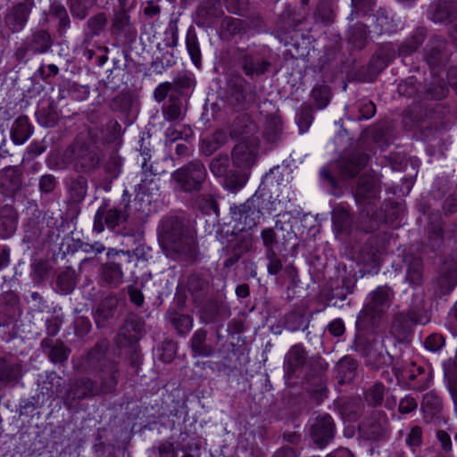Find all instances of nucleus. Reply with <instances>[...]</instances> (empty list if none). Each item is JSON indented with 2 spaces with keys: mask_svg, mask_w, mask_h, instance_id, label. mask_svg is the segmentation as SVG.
Masks as SVG:
<instances>
[{
  "mask_svg": "<svg viewBox=\"0 0 457 457\" xmlns=\"http://www.w3.org/2000/svg\"><path fill=\"white\" fill-rule=\"evenodd\" d=\"M378 189L373 178H361L357 187L355 197L358 202H364L368 198L377 196Z\"/></svg>",
  "mask_w": 457,
  "mask_h": 457,
  "instance_id": "13",
  "label": "nucleus"
},
{
  "mask_svg": "<svg viewBox=\"0 0 457 457\" xmlns=\"http://www.w3.org/2000/svg\"><path fill=\"white\" fill-rule=\"evenodd\" d=\"M56 187V179L54 175H44L39 179V190L41 194H50Z\"/></svg>",
  "mask_w": 457,
  "mask_h": 457,
  "instance_id": "22",
  "label": "nucleus"
},
{
  "mask_svg": "<svg viewBox=\"0 0 457 457\" xmlns=\"http://www.w3.org/2000/svg\"><path fill=\"white\" fill-rule=\"evenodd\" d=\"M262 237L265 245H270L273 241V232L271 230L263 231Z\"/></svg>",
  "mask_w": 457,
  "mask_h": 457,
  "instance_id": "45",
  "label": "nucleus"
},
{
  "mask_svg": "<svg viewBox=\"0 0 457 457\" xmlns=\"http://www.w3.org/2000/svg\"><path fill=\"white\" fill-rule=\"evenodd\" d=\"M236 293L239 297H246L249 294V288L246 285H240L237 287Z\"/></svg>",
  "mask_w": 457,
  "mask_h": 457,
  "instance_id": "42",
  "label": "nucleus"
},
{
  "mask_svg": "<svg viewBox=\"0 0 457 457\" xmlns=\"http://www.w3.org/2000/svg\"><path fill=\"white\" fill-rule=\"evenodd\" d=\"M37 121L46 128H54L57 124V111L54 97L45 95L38 104L36 112Z\"/></svg>",
  "mask_w": 457,
  "mask_h": 457,
  "instance_id": "6",
  "label": "nucleus"
},
{
  "mask_svg": "<svg viewBox=\"0 0 457 457\" xmlns=\"http://www.w3.org/2000/svg\"><path fill=\"white\" fill-rule=\"evenodd\" d=\"M257 148L258 139L256 137H244L233 150L234 164L238 167H247L252 164L255 159Z\"/></svg>",
  "mask_w": 457,
  "mask_h": 457,
  "instance_id": "4",
  "label": "nucleus"
},
{
  "mask_svg": "<svg viewBox=\"0 0 457 457\" xmlns=\"http://www.w3.org/2000/svg\"><path fill=\"white\" fill-rule=\"evenodd\" d=\"M34 6L35 0H22L9 7L4 18L5 28L12 33L21 31L25 28Z\"/></svg>",
  "mask_w": 457,
  "mask_h": 457,
  "instance_id": "1",
  "label": "nucleus"
},
{
  "mask_svg": "<svg viewBox=\"0 0 457 457\" xmlns=\"http://www.w3.org/2000/svg\"><path fill=\"white\" fill-rule=\"evenodd\" d=\"M33 127L27 116H19L11 128V137L15 145H22L32 135Z\"/></svg>",
  "mask_w": 457,
  "mask_h": 457,
  "instance_id": "9",
  "label": "nucleus"
},
{
  "mask_svg": "<svg viewBox=\"0 0 457 457\" xmlns=\"http://www.w3.org/2000/svg\"><path fill=\"white\" fill-rule=\"evenodd\" d=\"M345 361H346V360H342V361H340V366H342V365H343V363H344Z\"/></svg>",
  "mask_w": 457,
  "mask_h": 457,
  "instance_id": "60",
  "label": "nucleus"
},
{
  "mask_svg": "<svg viewBox=\"0 0 457 457\" xmlns=\"http://www.w3.org/2000/svg\"><path fill=\"white\" fill-rule=\"evenodd\" d=\"M228 164V159L227 157H220L211 162L210 168L213 175L220 178L227 171Z\"/></svg>",
  "mask_w": 457,
  "mask_h": 457,
  "instance_id": "23",
  "label": "nucleus"
},
{
  "mask_svg": "<svg viewBox=\"0 0 457 457\" xmlns=\"http://www.w3.org/2000/svg\"><path fill=\"white\" fill-rule=\"evenodd\" d=\"M47 136L44 137L42 143L33 142L28 148V154L31 158H35L46 151L47 146Z\"/></svg>",
  "mask_w": 457,
  "mask_h": 457,
  "instance_id": "27",
  "label": "nucleus"
},
{
  "mask_svg": "<svg viewBox=\"0 0 457 457\" xmlns=\"http://www.w3.org/2000/svg\"><path fill=\"white\" fill-rule=\"evenodd\" d=\"M58 351H59V356L61 355V347L59 346L58 348Z\"/></svg>",
  "mask_w": 457,
  "mask_h": 457,
  "instance_id": "61",
  "label": "nucleus"
},
{
  "mask_svg": "<svg viewBox=\"0 0 457 457\" xmlns=\"http://www.w3.org/2000/svg\"><path fill=\"white\" fill-rule=\"evenodd\" d=\"M155 97L158 101H162V99H164L165 97V95H166V87L164 86H162L160 85L156 89H155Z\"/></svg>",
  "mask_w": 457,
  "mask_h": 457,
  "instance_id": "43",
  "label": "nucleus"
},
{
  "mask_svg": "<svg viewBox=\"0 0 457 457\" xmlns=\"http://www.w3.org/2000/svg\"><path fill=\"white\" fill-rule=\"evenodd\" d=\"M186 45L187 52L190 55V58L193 63L196 67H200L201 65V51L198 39L194 33H187L186 37Z\"/></svg>",
  "mask_w": 457,
  "mask_h": 457,
  "instance_id": "14",
  "label": "nucleus"
},
{
  "mask_svg": "<svg viewBox=\"0 0 457 457\" xmlns=\"http://www.w3.org/2000/svg\"><path fill=\"white\" fill-rule=\"evenodd\" d=\"M455 440L457 441V434H456V436H455Z\"/></svg>",
  "mask_w": 457,
  "mask_h": 457,
  "instance_id": "62",
  "label": "nucleus"
},
{
  "mask_svg": "<svg viewBox=\"0 0 457 457\" xmlns=\"http://www.w3.org/2000/svg\"><path fill=\"white\" fill-rule=\"evenodd\" d=\"M245 72L247 74H253L254 72H259V70L255 69H249L247 66H245Z\"/></svg>",
  "mask_w": 457,
  "mask_h": 457,
  "instance_id": "51",
  "label": "nucleus"
},
{
  "mask_svg": "<svg viewBox=\"0 0 457 457\" xmlns=\"http://www.w3.org/2000/svg\"><path fill=\"white\" fill-rule=\"evenodd\" d=\"M390 299V290L386 287H378L371 295L370 309L373 312H378L379 307L386 305Z\"/></svg>",
  "mask_w": 457,
  "mask_h": 457,
  "instance_id": "15",
  "label": "nucleus"
},
{
  "mask_svg": "<svg viewBox=\"0 0 457 457\" xmlns=\"http://www.w3.org/2000/svg\"><path fill=\"white\" fill-rule=\"evenodd\" d=\"M104 276L110 283L119 284L122 280L123 273L118 264L111 263L104 268Z\"/></svg>",
  "mask_w": 457,
  "mask_h": 457,
  "instance_id": "20",
  "label": "nucleus"
},
{
  "mask_svg": "<svg viewBox=\"0 0 457 457\" xmlns=\"http://www.w3.org/2000/svg\"><path fill=\"white\" fill-rule=\"evenodd\" d=\"M381 400V395H380V392L378 393V397L376 399L377 402L380 401Z\"/></svg>",
  "mask_w": 457,
  "mask_h": 457,
  "instance_id": "55",
  "label": "nucleus"
},
{
  "mask_svg": "<svg viewBox=\"0 0 457 457\" xmlns=\"http://www.w3.org/2000/svg\"><path fill=\"white\" fill-rule=\"evenodd\" d=\"M437 438L441 442L442 446L445 451H448L451 449V445H452L451 438L447 433H445L444 431H439L437 433Z\"/></svg>",
  "mask_w": 457,
  "mask_h": 457,
  "instance_id": "38",
  "label": "nucleus"
},
{
  "mask_svg": "<svg viewBox=\"0 0 457 457\" xmlns=\"http://www.w3.org/2000/svg\"><path fill=\"white\" fill-rule=\"evenodd\" d=\"M39 407V395L21 399L19 403V413L21 416H32Z\"/></svg>",
  "mask_w": 457,
  "mask_h": 457,
  "instance_id": "16",
  "label": "nucleus"
},
{
  "mask_svg": "<svg viewBox=\"0 0 457 457\" xmlns=\"http://www.w3.org/2000/svg\"><path fill=\"white\" fill-rule=\"evenodd\" d=\"M10 254L11 249L7 245H0V270L9 266Z\"/></svg>",
  "mask_w": 457,
  "mask_h": 457,
  "instance_id": "34",
  "label": "nucleus"
},
{
  "mask_svg": "<svg viewBox=\"0 0 457 457\" xmlns=\"http://www.w3.org/2000/svg\"><path fill=\"white\" fill-rule=\"evenodd\" d=\"M199 337H200L199 333L195 334V337H194V340H196V338H198Z\"/></svg>",
  "mask_w": 457,
  "mask_h": 457,
  "instance_id": "56",
  "label": "nucleus"
},
{
  "mask_svg": "<svg viewBox=\"0 0 457 457\" xmlns=\"http://www.w3.org/2000/svg\"><path fill=\"white\" fill-rule=\"evenodd\" d=\"M205 177V169L201 163H194L183 168L176 174L177 179L186 190L196 187Z\"/></svg>",
  "mask_w": 457,
  "mask_h": 457,
  "instance_id": "7",
  "label": "nucleus"
},
{
  "mask_svg": "<svg viewBox=\"0 0 457 457\" xmlns=\"http://www.w3.org/2000/svg\"><path fill=\"white\" fill-rule=\"evenodd\" d=\"M48 69L50 70L51 73L54 76L57 74V66L54 64H51L48 66Z\"/></svg>",
  "mask_w": 457,
  "mask_h": 457,
  "instance_id": "49",
  "label": "nucleus"
},
{
  "mask_svg": "<svg viewBox=\"0 0 457 457\" xmlns=\"http://www.w3.org/2000/svg\"><path fill=\"white\" fill-rule=\"evenodd\" d=\"M129 23V16L126 12H119L113 21V26L117 30H124Z\"/></svg>",
  "mask_w": 457,
  "mask_h": 457,
  "instance_id": "30",
  "label": "nucleus"
},
{
  "mask_svg": "<svg viewBox=\"0 0 457 457\" xmlns=\"http://www.w3.org/2000/svg\"><path fill=\"white\" fill-rule=\"evenodd\" d=\"M3 302L9 305L10 306V309L8 310V313L7 315L9 317H12L14 315V308L18 305L19 303V297L17 295H15L14 293L12 292H8V293H5L4 295H3V298H2Z\"/></svg>",
  "mask_w": 457,
  "mask_h": 457,
  "instance_id": "26",
  "label": "nucleus"
},
{
  "mask_svg": "<svg viewBox=\"0 0 457 457\" xmlns=\"http://www.w3.org/2000/svg\"><path fill=\"white\" fill-rule=\"evenodd\" d=\"M30 51V47H29V43L28 41L25 43V45L20 46L16 52H15V57L17 58L18 61H23L26 59L27 57V53Z\"/></svg>",
  "mask_w": 457,
  "mask_h": 457,
  "instance_id": "40",
  "label": "nucleus"
},
{
  "mask_svg": "<svg viewBox=\"0 0 457 457\" xmlns=\"http://www.w3.org/2000/svg\"><path fill=\"white\" fill-rule=\"evenodd\" d=\"M425 347L430 352H436L443 346V338L437 335H432L425 340Z\"/></svg>",
  "mask_w": 457,
  "mask_h": 457,
  "instance_id": "29",
  "label": "nucleus"
},
{
  "mask_svg": "<svg viewBox=\"0 0 457 457\" xmlns=\"http://www.w3.org/2000/svg\"><path fill=\"white\" fill-rule=\"evenodd\" d=\"M27 41L32 53H45L53 44L50 34L45 29L37 30Z\"/></svg>",
  "mask_w": 457,
  "mask_h": 457,
  "instance_id": "12",
  "label": "nucleus"
},
{
  "mask_svg": "<svg viewBox=\"0 0 457 457\" xmlns=\"http://www.w3.org/2000/svg\"><path fill=\"white\" fill-rule=\"evenodd\" d=\"M105 222L108 227L115 228L126 220V214L121 207H113L105 213Z\"/></svg>",
  "mask_w": 457,
  "mask_h": 457,
  "instance_id": "19",
  "label": "nucleus"
},
{
  "mask_svg": "<svg viewBox=\"0 0 457 457\" xmlns=\"http://www.w3.org/2000/svg\"><path fill=\"white\" fill-rule=\"evenodd\" d=\"M183 321L185 322L186 324V328L187 330H189L191 329L192 328V320L190 317L187 316V317H183Z\"/></svg>",
  "mask_w": 457,
  "mask_h": 457,
  "instance_id": "47",
  "label": "nucleus"
},
{
  "mask_svg": "<svg viewBox=\"0 0 457 457\" xmlns=\"http://www.w3.org/2000/svg\"><path fill=\"white\" fill-rule=\"evenodd\" d=\"M43 223H45L46 227L42 228V233L47 237L48 243L50 244V241L55 236V231L57 230V219L54 217V212L50 210L45 211Z\"/></svg>",
  "mask_w": 457,
  "mask_h": 457,
  "instance_id": "18",
  "label": "nucleus"
},
{
  "mask_svg": "<svg viewBox=\"0 0 457 457\" xmlns=\"http://www.w3.org/2000/svg\"><path fill=\"white\" fill-rule=\"evenodd\" d=\"M321 175H322V176H324V177H326V178H328V179H329L328 174H327V172H326L325 170H322V171H321Z\"/></svg>",
  "mask_w": 457,
  "mask_h": 457,
  "instance_id": "53",
  "label": "nucleus"
},
{
  "mask_svg": "<svg viewBox=\"0 0 457 457\" xmlns=\"http://www.w3.org/2000/svg\"><path fill=\"white\" fill-rule=\"evenodd\" d=\"M78 16H79V17H84V16H85V12L78 13Z\"/></svg>",
  "mask_w": 457,
  "mask_h": 457,
  "instance_id": "57",
  "label": "nucleus"
},
{
  "mask_svg": "<svg viewBox=\"0 0 457 457\" xmlns=\"http://www.w3.org/2000/svg\"><path fill=\"white\" fill-rule=\"evenodd\" d=\"M421 438V429L419 427L412 428L406 441L411 447L417 446Z\"/></svg>",
  "mask_w": 457,
  "mask_h": 457,
  "instance_id": "33",
  "label": "nucleus"
},
{
  "mask_svg": "<svg viewBox=\"0 0 457 457\" xmlns=\"http://www.w3.org/2000/svg\"><path fill=\"white\" fill-rule=\"evenodd\" d=\"M417 406L415 400L412 397H404L401 400L399 404V411L402 413H409L413 411Z\"/></svg>",
  "mask_w": 457,
  "mask_h": 457,
  "instance_id": "32",
  "label": "nucleus"
},
{
  "mask_svg": "<svg viewBox=\"0 0 457 457\" xmlns=\"http://www.w3.org/2000/svg\"><path fill=\"white\" fill-rule=\"evenodd\" d=\"M40 233V229L39 228H35L32 232V235L31 236H29V239H32V238H35L37 237Z\"/></svg>",
  "mask_w": 457,
  "mask_h": 457,
  "instance_id": "50",
  "label": "nucleus"
},
{
  "mask_svg": "<svg viewBox=\"0 0 457 457\" xmlns=\"http://www.w3.org/2000/svg\"><path fill=\"white\" fill-rule=\"evenodd\" d=\"M118 255L121 254V255H125V253L124 252H120V253H117Z\"/></svg>",
  "mask_w": 457,
  "mask_h": 457,
  "instance_id": "58",
  "label": "nucleus"
},
{
  "mask_svg": "<svg viewBox=\"0 0 457 457\" xmlns=\"http://www.w3.org/2000/svg\"><path fill=\"white\" fill-rule=\"evenodd\" d=\"M58 15H59V27L62 26V25L63 26L66 25L67 21H68V16H67L66 11L64 9L59 8Z\"/></svg>",
  "mask_w": 457,
  "mask_h": 457,
  "instance_id": "44",
  "label": "nucleus"
},
{
  "mask_svg": "<svg viewBox=\"0 0 457 457\" xmlns=\"http://www.w3.org/2000/svg\"><path fill=\"white\" fill-rule=\"evenodd\" d=\"M407 278L412 284H419L421 281V268L419 263L408 269Z\"/></svg>",
  "mask_w": 457,
  "mask_h": 457,
  "instance_id": "31",
  "label": "nucleus"
},
{
  "mask_svg": "<svg viewBox=\"0 0 457 457\" xmlns=\"http://www.w3.org/2000/svg\"><path fill=\"white\" fill-rule=\"evenodd\" d=\"M49 12L52 17L57 18V6H55L54 4H51Z\"/></svg>",
  "mask_w": 457,
  "mask_h": 457,
  "instance_id": "48",
  "label": "nucleus"
},
{
  "mask_svg": "<svg viewBox=\"0 0 457 457\" xmlns=\"http://www.w3.org/2000/svg\"><path fill=\"white\" fill-rule=\"evenodd\" d=\"M55 252H47L46 259L35 260L31 265L30 277L36 285L44 284L52 274H54Z\"/></svg>",
  "mask_w": 457,
  "mask_h": 457,
  "instance_id": "5",
  "label": "nucleus"
},
{
  "mask_svg": "<svg viewBox=\"0 0 457 457\" xmlns=\"http://www.w3.org/2000/svg\"><path fill=\"white\" fill-rule=\"evenodd\" d=\"M367 163V158L365 156H359L353 158L342 168V176L344 178L353 177L359 172V170L364 167Z\"/></svg>",
  "mask_w": 457,
  "mask_h": 457,
  "instance_id": "17",
  "label": "nucleus"
},
{
  "mask_svg": "<svg viewBox=\"0 0 457 457\" xmlns=\"http://www.w3.org/2000/svg\"><path fill=\"white\" fill-rule=\"evenodd\" d=\"M23 186V174L19 166L6 165L0 170V192L12 197Z\"/></svg>",
  "mask_w": 457,
  "mask_h": 457,
  "instance_id": "3",
  "label": "nucleus"
},
{
  "mask_svg": "<svg viewBox=\"0 0 457 457\" xmlns=\"http://www.w3.org/2000/svg\"><path fill=\"white\" fill-rule=\"evenodd\" d=\"M298 350H300V349H299V348H297V347L293 348V349H291V351H290L289 354L291 355V354H293V353H294V352H296V351H298Z\"/></svg>",
  "mask_w": 457,
  "mask_h": 457,
  "instance_id": "54",
  "label": "nucleus"
},
{
  "mask_svg": "<svg viewBox=\"0 0 457 457\" xmlns=\"http://www.w3.org/2000/svg\"><path fill=\"white\" fill-rule=\"evenodd\" d=\"M446 5L436 4L431 6V20L435 22H442L449 17V12L445 10Z\"/></svg>",
  "mask_w": 457,
  "mask_h": 457,
  "instance_id": "24",
  "label": "nucleus"
},
{
  "mask_svg": "<svg viewBox=\"0 0 457 457\" xmlns=\"http://www.w3.org/2000/svg\"><path fill=\"white\" fill-rule=\"evenodd\" d=\"M18 214L9 204L0 206V238H9L16 231Z\"/></svg>",
  "mask_w": 457,
  "mask_h": 457,
  "instance_id": "8",
  "label": "nucleus"
},
{
  "mask_svg": "<svg viewBox=\"0 0 457 457\" xmlns=\"http://www.w3.org/2000/svg\"><path fill=\"white\" fill-rule=\"evenodd\" d=\"M316 427L312 432V438L318 445L322 446L333 437V420L329 415H323L318 420Z\"/></svg>",
  "mask_w": 457,
  "mask_h": 457,
  "instance_id": "10",
  "label": "nucleus"
},
{
  "mask_svg": "<svg viewBox=\"0 0 457 457\" xmlns=\"http://www.w3.org/2000/svg\"><path fill=\"white\" fill-rule=\"evenodd\" d=\"M328 330L332 335L336 337L343 335L345 332L344 322L341 320H334L329 323Z\"/></svg>",
  "mask_w": 457,
  "mask_h": 457,
  "instance_id": "35",
  "label": "nucleus"
},
{
  "mask_svg": "<svg viewBox=\"0 0 457 457\" xmlns=\"http://www.w3.org/2000/svg\"><path fill=\"white\" fill-rule=\"evenodd\" d=\"M127 0H120L121 4H124Z\"/></svg>",
  "mask_w": 457,
  "mask_h": 457,
  "instance_id": "59",
  "label": "nucleus"
},
{
  "mask_svg": "<svg viewBox=\"0 0 457 457\" xmlns=\"http://www.w3.org/2000/svg\"><path fill=\"white\" fill-rule=\"evenodd\" d=\"M185 457H189V456H185Z\"/></svg>",
  "mask_w": 457,
  "mask_h": 457,
  "instance_id": "63",
  "label": "nucleus"
},
{
  "mask_svg": "<svg viewBox=\"0 0 457 457\" xmlns=\"http://www.w3.org/2000/svg\"><path fill=\"white\" fill-rule=\"evenodd\" d=\"M46 163L49 168L54 169L57 167V154L52 151L46 159Z\"/></svg>",
  "mask_w": 457,
  "mask_h": 457,
  "instance_id": "41",
  "label": "nucleus"
},
{
  "mask_svg": "<svg viewBox=\"0 0 457 457\" xmlns=\"http://www.w3.org/2000/svg\"><path fill=\"white\" fill-rule=\"evenodd\" d=\"M31 296H32L33 299L36 300V299L39 298V294L35 292V293H32Z\"/></svg>",
  "mask_w": 457,
  "mask_h": 457,
  "instance_id": "52",
  "label": "nucleus"
},
{
  "mask_svg": "<svg viewBox=\"0 0 457 457\" xmlns=\"http://www.w3.org/2000/svg\"><path fill=\"white\" fill-rule=\"evenodd\" d=\"M161 457H177L176 451L170 443H164L159 447Z\"/></svg>",
  "mask_w": 457,
  "mask_h": 457,
  "instance_id": "36",
  "label": "nucleus"
},
{
  "mask_svg": "<svg viewBox=\"0 0 457 457\" xmlns=\"http://www.w3.org/2000/svg\"><path fill=\"white\" fill-rule=\"evenodd\" d=\"M312 96L318 108H324L329 101V90L328 87H316L312 90Z\"/></svg>",
  "mask_w": 457,
  "mask_h": 457,
  "instance_id": "21",
  "label": "nucleus"
},
{
  "mask_svg": "<svg viewBox=\"0 0 457 457\" xmlns=\"http://www.w3.org/2000/svg\"><path fill=\"white\" fill-rule=\"evenodd\" d=\"M129 293L130 299L134 303L137 305H141L143 303L144 296L140 291L135 288H130Z\"/></svg>",
  "mask_w": 457,
  "mask_h": 457,
  "instance_id": "39",
  "label": "nucleus"
},
{
  "mask_svg": "<svg viewBox=\"0 0 457 457\" xmlns=\"http://www.w3.org/2000/svg\"><path fill=\"white\" fill-rule=\"evenodd\" d=\"M6 137L3 130H0V167L6 166L12 154L5 148Z\"/></svg>",
  "mask_w": 457,
  "mask_h": 457,
  "instance_id": "25",
  "label": "nucleus"
},
{
  "mask_svg": "<svg viewBox=\"0 0 457 457\" xmlns=\"http://www.w3.org/2000/svg\"><path fill=\"white\" fill-rule=\"evenodd\" d=\"M375 112L376 108L374 104L371 102H367L364 104L361 110V118L368 120L375 114Z\"/></svg>",
  "mask_w": 457,
  "mask_h": 457,
  "instance_id": "37",
  "label": "nucleus"
},
{
  "mask_svg": "<svg viewBox=\"0 0 457 457\" xmlns=\"http://www.w3.org/2000/svg\"><path fill=\"white\" fill-rule=\"evenodd\" d=\"M96 159L95 154L87 153L85 155H79L76 165H80L82 170H89L96 164Z\"/></svg>",
  "mask_w": 457,
  "mask_h": 457,
  "instance_id": "28",
  "label": "nucleus"
},
{
  "mask_svg": "<svg viewBox=\"0 0 457 457\" xmlns=\"http://www.w3.org/2000/svg\"><path fill=\"white\" fill-rule=\"evenodd\" d=\"M57 334V319L54 318L47 326V337L41 342L42 351L54 362H57V340L54 336Z\"/></svg>",
  "mask_w": 457,
  "mask_h": 457,
  "instance_id": "11",
  "label": "nucleus"
},
{
  "mask_svg": "<svg viewBox=\"0 0 457 457\" xmlns=\"http://www.w3.org/2000/svg\"><path fill=\"white\" fill-rule=\"evenodd\" d=\"M22 378V366L12 354L0 356V390L14 387Z\"/></svg>",
  "mask_w": 457,
  "mask_h": 457,
  "instance_id": "2",
  "label": "nucleus"
},
{
  "mask_svg": "<svg viewBox=\"0 0 457 457\" xmlns=\"http://www.w3.org/2000/svg\"><path fill=\"white\" fill-rule=\"evenodd\" d=\"M303 120V117L302 116H299V118L297 119V122H298V127L300 129V130L302 132H303V126L305 127V129H308V127L310 126V121L306 119V120H304L303 121H302Z\"/></svg>",
  "mask_w": 457,
  "mask_h": 457,
  "instance_id": "46",
  "label": "nucleus"
}]
</instances>
